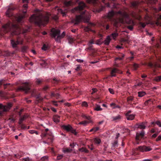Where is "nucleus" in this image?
<instances>
[{
  "label": "nucleus",
  "mask_w": 161,
  "mask_h": 161,
  "mask_svg": "<svg viewBox=\"0 0 161 161\" xmlns=\"http://www.w3.org/2000/svg\"><path fill=\"white\" fill-rule=\"evenodd\" d=\"M35 14L33 15L30 18V21L34 23L39 26L44 25L48 22L49 16L48 15H43L41 11L36 9L35 10Z\"/></svg>",
  "instance_id": "nucleus-1"
},
{
  "label": "nucleus",
  "mask_w": 161,
  "mask_h": 161,
  "mask_svg": "<svg viewBox=\"0 0 161 161\" xmlns=\"http://www.w3.org/2000/svg\"><path fill=\"white\" fill-rule=\"evenodd\" d=\"M118 13L120 14V17L119 19L113 20L114 26L118 27L119 23H125L128 24L134 25L133 21L128 18V15L126 12L119 11Z\"/></svg>",
  "instance_id": "nucleus-2"
},
{
  "label": "nucleus",
  "mask_w": 161,
  "mask_h": 161,
  "mask_svg": "<svg viewBox=\"0 0 161 161\" xmlns=\"http://www.w3.org/2000/svg\"><path fill=\"white\" fill-rule=\"evenodd\" d=\"M2 29L5 33L10 31L12 36L20 34L21 31V28L17 25H13L10 22L3 25Z\"/></svg>",
  "instance_id": "nucleus-3"
},
{
  "label": "nucleus",
  "mask_w": 161,
  "mask_h": 161,
  "mask_svg": "<svg viewBox=\"0 0 161 161\" xmlns=\"http://www.w3.org/2000/svg\"><path fill=\"white\" fill-rule=\"evenodd\" d=\"M91 17L90 14L86 11L82 12L80 15H76L75 19H72L71 22L75 25H77L83 21L84 22H88Z\"/></svg>",
  "instance_id": "nucleus-4"
},
{
  "label": "nucleus",
  "mask_w": 161,
  "mask_h": 161,
  "mask_svg": "<svg viewBox=\"0 0 161 161\" xmlns=\"http://www.w3.org/2000/svg\"><path fill=\"white\" fill-rule=\"evenodd\" d=\"M60 33V31L59 30L53 28L51 30V36L54 38H55L57 36L56 40L58 41L60 39L64 38L65 36L64 31L63 32L61 35H59Z\"/></svg>",
  "instance_id": "nucleus-5"
},
{
  "label": "nucleus",
  "mask_w": 161,
  "mask_h": 161,
  "mask_svg": "<svg viewBox=\"0 0 161 161\" xmlns=\"http://www.w3.org/2000/svg\"><path fill=\"white\" fill-rule=\"evenodd\" d=\"M23 3H25L23 6L24 9L22 12L24 14L19 15L17 21L19 23L21 22L22 19L25 17V14L27 12L26 9L28 7L27 3L28 1L27 0H23Z\"/></svg>",
  "instance_id": "nucleus-6"
},
{
  "label": "nucleus",
  "mask_w": 161,
  "mask_h": 161,
  "mask_svg": "<svg viewBox=\"0 0 161 161\" xmlns=\"http://www.w3.org/2000/svg\"><path fill=\"white\" fill-rule=\"evenodd\" d=\"M12 104L9 103L7 105H4L2 104H0V115H2L5 112L8 111L12 107Z\"/></svg>",
  "instance_id": "nucleus-7"
},
{
  "label": "nucleus",
  "mask_w": 161,
  "mask_h": 161,
  "mask_svg": "<svg viewBox=\"0 0 161 161\" xmlns=\"http://www.w3.org/2000/svg\"><path fill=\"white\" fill-rule=\"evenodd\" d=\"M23 42V40L22 39L20 36H18L17 39V41H15L13 40H11V44L13 48L17 47L18 45L22 44Z\"/></svg>",
  "instance_id": "nucleus-8"
},
{
  "label": "nucleus",
  "mask_w": 161,
  "mask_h": 161,
  "mask_svg": "<svg viewBox=\"0 0 161 161\" xmlns=\"http://www.w3.org/2000/svg\"><path fill=\"white\" fill-rule=\"evenodd\" d=\"M78 4L79 5L78 7L72 9V13L75 12H80V11L83 10L86 7L85 3L82 2L79 3Z\"/></svg>",
  "instance_id": "nucleus-9"
},
{
  "label": "nucleus",
  "mask_w": 161,
  "mask_h": 161,
  "mask_svg": "<svg viewBox=\"0 0 161 161\" xmlns=\"http://www.w3.org/2000/svg\"><path fill=\"white\" fill-rule=\"evenodd\" d=\"M30 89L28 84H25L23 86L19 88L18 90L23 91H25V92H27L29 91Z\"/></svg>",
  "instance_id": "nucleus-10"
},
{
  "label": "nucleus",
  "mask_w": 161,
  "mask_h": 161,
  "mask_svg": "<svg viewBox=\"0 0 161 161\" xmlns=\"http://www.w3.org/2000/svg\"><path fill=\"white\" fill-rule=\"evenodd\" d=\"M119 12V11L117 12H114L113 11H110L108 13V14L107 15V17L108 19H110L114 16L118 14H119V15L120 16V14H119L118 13Z\"/></svg>",
  "instance_id": "nucleus-11"
},
{
  "label": "nucleus",
  "mask_w": 161,
  "mask_h": 161,
  "mask_svg": "<svg viewBox=\"0 0 161 161\" xmlns=\"http://www.w3.org/2000/svg\"><path fill=\"white\" fill-rule=\"evenodd\" d=\"M117 73H122V72L118 69H114L111 72V76L113 77L116 76V74Z\"/></svg>",
  "instance_id": "nucleus-12"
},
{
  "label": "nucleus",
  "mask_w": 161,
  "mask_h": 161,
  "mask_svg": "<svg viewBox=\"0 0 161 161\" xmlns=\"http://www.w3.org/2000/svg\"><path fill=\"white\" fill-rule=\"evenodd\" d=\"M145 132L143 131H142L140 133H139L137 132L136 134V141L139 140V136H141L142 137L144 135Z\"/></svg>",
  "instance_id": "nucleus-13"
},
{
  "label": "nucleus",
  "mask_w": 161,
  "mask_h": 161,
  "mask_svg": "<svg viewBox=\"0 0 161 161\" xmlns=\"http://www.w3.org/2000/svg\"><path fill=\"white\" fill-rule=\"evenodd\" d=\"M75 3L73 2L72 0L69 1H65L64 2V5L66 7L74 5L75 4Z\"/></svg>",
  "instance_id": "nucleus-14"
},
{
  "label": "nucleus",
  "mask_w": 161,
  "mask_h": 161,
  "mask_svg": "<svg viewBox=\"0 0 161 161\" xmlns=\"http://www.w3.org/2000/svg\"><path fill=\"white\" fill-rule=\"evenodd\" d=\"M62 127L67 131H70L72 129V126L69 125H63L62 126Z\"/></svg>",
  "instance_id": "nucleus-15"
},
{
  "label": "nucleus",
  "mask_w": 161,
  "mask_h": 161,
  "mask_svg": "<svg viewBox=\"0 0 161 161\" xmlns=\"http://www.w3.org/2000/svg\"><path fill=\"white\" fill-rule=\"evenodd\" d=\"M111 40V36H108L104 41V44L106 45H108L109 44Z\"/></svg>",
  "instance_id": "nucleus-16"
},
{
  "label": "nucleus",
  "mask_w": 161,
  "mask_h": 161,
  "mask_svg": "<svg viewBox=\"0 0 161 161\" xmlns=\"http://www.w3.org/2000/svg\"><path fill=\"white\" fill-rule=\"evenodd\" d=\"M126 118L128 120H132L135 118V115L133 114L129 115L128 113H127L126 114Z\"/></svg>",
  "instance_id": "nucleus-17"
},
{
  "label": "nucleus",
  "mask_w": 161,
  "mask_h": 161,
  "mask_svg": "<svg viewBox=\"0 0 161 161\" xmlns=\"http://www.w3.org/2000/svg\"><path fill=\"white\" fill-rule=\"evenodd\" d=\"M53 120L55 123H58L60 120V116L57 115H55L53 117Z\"/></svg>",
  "instance_id": "nucleus-18"
},
{
  "label": "nucleus",
  "mask_w": 161,
  "mask_h": 161,
  "mask_svg": "<svg viewBox=\"0 0 161 161\" xmlns=\"http://www.w3.org/2000/svg\"><path fill=\"white\" fill-rule=\"evenodd\" d=\"M121 118V116L119 115H118L116 116L112 117V120L114 121H117L119 120Z\"/></svg>",
  "instance_id": "nucleus-19"
},
{
  "label": "nucleus",
  "mask_w": 161,
  "mask_h": 161,
  "mask_svg": "<svg viewBox=\"0 0 161 161\" xmlns=\"http://www.w3.org/2000/svg\"><path fill=\"white\" fill-rule=\"evenodd\" d=\"M146 123H142L139 124L137 125L138 127L140 128L141 129H145L146 127Z\"/></svg>",
  "instance_id": "nucleus-20"
},
{
  "label": "nucleus",
  "mask_w": 161,
  "mask_h": 161,
  "mask_svg": "<svg viewBox=\"0 0 161 161\" xmlns=\"http://www.w3.org/2000/svg\"><path fill=\"white\" fill-rule=\"evenodd\" d=\"M72 151V150L71 149L68 148H65L63 150V152L64 153H70Z\"/></svg>",
  "instance_id": "nucleus-21"
},
{
  "label": "nucleus",
  "mask_w": 161,
  "mask_h": 161,
  "mask_svg": "<svg viewBox=\"0 0 161 161\" xmlns=\"http://www.w3.org/2000/svg\"><path fill=\"white\" fill-rule=\"evenodd\" d=\"M94 141L96 144H99L101 142V140L98 138H95L94 139Z\"/></svg>",
  "instance_id": "nucleus-22"
},
{
  "label": "nucleus",
  "mask_w": 161,
  "mask_h": 161,
  "mask_svg": "<svg viewBox=\"0 0 161 161\" xmlns=\"http://www.w3.org/2000/svg\"><path fill=\"white\" fill-rule=\"evenodd\" d=\"M145 148L144 146H143L139 147L137 149V150H139L140 151L143 152H145Z\"/></svg>",
  "instance_id": "nucleus-23"
},
{
  "label": "nucleus",
  "mask_w": 161,
  "mask_h": 161,
  "mask_svg": "<svg viewBox=\"0 0 161 161\" xmlns=\"http://www.w3.org/2000/svg\"><path fill=\"white\" fill-rule=\"evenodd\" d=\"M146 94L145 92L143 91L139 92H138V96L140 97H142Z\"/></svg>",
  "instance_id": "nucleus-24"
},
{
  "label": "nucleus",
  "mask_w": 161,
  "mask_h": 161,
  "mask_svg": "<svg viewBox=\"0 0 161 161\" xmlns=\"http://www.w3.org/2000/svg\"><path fill=\"white\" fill-rule=\"evenodd\" d=\"M28 131L29 132V133L31 134H33L34 133L36 134V135L39 134L38 132L35 130H30Z\"/></svg>",
  "instance_id": "nucleus-25"
},
{
  "label": "nucleus",
  "mask_w": 161,
  "mask_h": 161,
  "mask_svg": "<svg viewBox=\"0 0 161 161\" xmlns=\"http://www.w3.org/2000/svg\"><path fill=\"white\" fill-rule=\"evenodd\" d=\"M94 110L97 111H101L102 110V108H101L100 106L96 105V107L94 108Z\"/></svg>",
  "instance_id": "nucleus-26"
},
{
  "label": "nucleus",
  "mask_w": 161,
  "mask_h": 161,
  "mask_svg": "<svg viewBox=\"0 0 161 161\" xmlns=\"http://www.w3.org/2000/svg\"><path fill=\"white\" fill-rule=\"evenodd\" d=\"M58 13L62 14L63 16L65 15V13L66 12V11H64L63 10L61 9H58Z\"/></svg>",
  "instance_id": "nucleus-27"
},
{
  "label": "nucleus",
  "mask_w": 161,
  "mask_h": 161,
  "mask_svg": "<svg viewBox=\"0 0 161 161\" xmlns=\"http://www.w3.org/2000/svg\"><path fill=\"white\" fill-rule=\"evenodd\" d=\"M26 118V116L25 115H24L22 117H21L19 119V123L21 124L22 123V122L24 120V119Z\"/></svg>",
  "instance_id": "nucleus-28"
},
{
  "label": "nucleus",
  "mask_w": 161,
  "mask_h": 161,
  "mask_svg": "<svg viewBox=\"0 0 161 161\" xmlns=\"http://www.w3.org/2000/svg\"><path fill=\"white\" fill-rule=\"evenodd\" d=\"M144 147L145 148L144 150L145 152L149 151L152 150V148L150 147H147L144 146Z\"/></svg>",
  "instance_id": "nucleus-29"
},
{
  "label": "nucleus",
  "mask_w": 161,
  "mask_h": 161,
  "mask_svg": "<svg viewBox=\"0 0 161 161\" xmlns=\"http://www.w3.org/2000/svg\"><path fill=\"white\" fill-rule=\"evenodd\" d=\"M161 80V76H159L155 77L154 78L153 80L156 81L158 82L160 81Z\"/></svg>",
  "instance_id": "nucleus-30"
},
{
  "label": "nucleus",
  "mask_w": 161,
  "mask_h": 161,
  "mask_svg": "<svg viewBox=\"0 0 161 161\" xmlns=\"http://www.w3.org/2000/svg\"><path fill=\"white\" fill-rule=\"evenodd\" d=\"M87 124V121L86 120L84 121L80 122L78 123V125H82L83 126H85Z\"/></svg>",
  "instance_id": "nucleus-31"
},
{
  "label": "nucleus",
  "mask_w": 161,
  "mask_h": 161,
  "mask_svg": "<svg viewBox=\"0 0 161 161\" xmlns=\"http://www.w3.org/2000/svg\"><path fill=\"white\" fill-rule=\"evenodd\" d=\"M94 43V41L93 40H91L90 42H89L88 44V45L90 47L89 48V49H91L92 47V44Z\"/></svg>",
  "instance_id": "nucleus-32"
},
{
  "label": "nucleus",
  "mask_w": 161,
  "mask_h": 161,
  "mask_svg": "<svg viewBox=\"0 0 161 161\" xmlns=\"http://www.w3.org/2000/svg\"><path fill=\"white\" fill-rule=\"evenodd\" d=\"M22 161H33L31 158H29V157H27L25 158H23L22 159Z\"/></svg>",
  "instance_id": "nucleus-33"
},
{
  "label": "nucleus",
  "mask_w": 161,
  "mask_h": 161,
  "mask_svg": "<svg viewBox=\"0 0 161 161\" xmlns=\"http://www.w3.org/2000/svg\"><path fill=\"white\" fill-rule=\"evenodd\" d=\"M99 129V128L98 127H96V128H93L92 129L89 130L90 132L93 131L94 132H95L97 130H98Z\"/></svg>",
  "instance_id": "nucleus-34"
},
{
  "label": "nucleus",
  "mask_w": 161,
  "mask_h": 161,
  "mask_svg": "<svg viewBox=\"0 0 161 161\" xmlns=\"http://www.w3.org/2000/svg\"><path fill=\"white\" fill-rule=\"evenodd\" d=\"M79 150L81 152H85L86 153H87L88 152L87 150L84 147H82L81 148L79 149Z\"/></svg>",
  "instance_id": "nucleus-35"
},
{
  "label": "nucleus",
  "mask_w": 161,
  "mask_h": 161,
  "mask_svg": "<svg viewBox=\"0 0 161 161\" xmlns=\"http://www.w3.org/2000/svg\"><path fill=\"white\" fill-rule=\"evenodd\" d=\"M111 37H112L114 39H115V38L118 36V34L117 33H113L110 35Z\"/></svg>",
  "instance_id": "nucleus-36"
},
{
  "label": "nucleus",
  "mask_w": 161,
  "mask_h": 161,
  "mask_svg": "<svg viewBox=\"0 0 161 161\" xmlns=\"http://www.w3.org/2000/svg\"><path fill=\"white\" fill-rule=\"evenodd\" d=\"M87 2L89 3H95L96 2V0H87Z\"/></svg>",
  "instance_id": "nucleus-37"
},
{
  "label": "nucleus",
  "mask_w": 161,
  "mask_h": 161,
  "mask_svg": "<svg viewBox=\"0 0 161 161\" xmlns=\"http://www.w3.org/2000/svg\"><path fill=\"white\" fill-rule=\"evenodd\" d=\"M41 160L42 161H47L48 160V157L44 156L42 158Z\"/></svg>",
  "instance_id": "nucleus-38"
},
{
  "label": "nucleus",
  "mask_w": 161,
  "mask_h": 161,
  "mask_svg": "<svg viewBox=\"0 0 161 161\" xmlns=\"http://www.w3.org/2000/svg\"><path fill=\"white\" fill-rule=\"evenodd\" d=\"M28 47L26 46H24L22 47L21 50L22 52H24L26 51Z\"/></svg>",
  "instance_id": "nucleus-39"
},
{
  "label": "nucleus",
  "mask_w": 161,
  "mask_h": 161,
  "mask_svg": "<svg viewBox=\"0 0 161 161\" xmlns=\"http://www.w3.org/2000/svg\"><path fill=\"white\" fill-rule=\"evenodd\" d=\"M3 80H0V86L1 85L3 84L4 86V88H6V85H10V84L9 83H8V84L7 83L6 84H4L3 83Z\"/></svg>",
  "instance_id": "nucleus-40"
},
{
  "label": "nucleus",
  "mask_w": 161,
  "mask_h": 161,
  "mask_svg": "<svg viewBox=\"0 0 161 161\" xmlns=\"http://www.w3.org/2000/svg\"><path fill=\"white\" fill-rule=\"evenodd\" d=\"M11 10V8H8L7 11L6 12V15L9 17L10 16V10Z\"/></svg>",
  "instance_id": "nucleus-41"
},
{
  "label": "nucleus",
  "mask_w": 161,
  "mask_h": 161,
  "mask_svg": "<svg viewBox=\"0 0 161 161\" xmlns=\"http://www.w3.org/2000/svg\"><path fill=\"white\" fill-rule=\"evenodd\" d=\"M59 94H55L54 93H52L51 94V96H54L55 97H56V98L57 99H58L59 97Z\"/></svg>",
  "instance_id": "nucleus-42"
},
{
  "label": "nucleus",
  "mask_w": 161,
  "mask_h": 161,
  "mask_svg": "<svg viewBox=\"0 0 161 161\" xmlns=\"http://www.w3.org/2000/svg\"><path fill=\"white\" fill-rule=\"evenodd\" d=\"M139 65L136 64H134L133 65L134 70H136L139 67Z\"/></svg>",
  "instance_id": "nucleus-43"
},
{
  "label": "nucleus",
  "mask_w": 161,
  "mask_h": 161,
  "mask_svg": "<svg viewBox=\"0 0 161 161\" xmlns=\"http://www.w3.org/2000/svg\"><path fill=\"white\" fill-rule=\"evenodd\" d=\"M82 105L84 107H87L88 106V105L86 102L84 101L82 103Z\"/></svg>",
  "instance_id": "nucleus-44"
},
{
  "label": "nucleus",
  "mask_w": 161,
  "mask_h": 161,
  "mask_svg": "<svg viewBox=\"0 0 161 161\" xmlns=\"http://www.w3.org/2000/svg\"><path fill=\"white\" fill-rule=\"evenodd\" d=\"M69 42V43H72L73 42V39L70 37H69L68 38Z\"/></svg>",
  "instance_id": "nucleus-45"
},
{
  "label": "nucleus",
  "mask_w": 161,
  "mask_h": 161,
  "mask_svg": "<svg viewBox=\"0 0 161 161\" xmlns=\"http://www.w3.org/2000/svg\"><path fill=\"white\" fill-rule=\"evenodd\" d=\"M102 41L101 39H99L97 41L96 44L97 45H101L102 43Z\"/></svg>",
  "instance_id": "nucleus-46"
},
{
  "label": "nucleus",
  "mask_w": 161,
  "mask_h": 161,
  "mask_svg": "<svg viewBox=\"0 0 161 161\" xmlns=\"http://www.w3.org/2000/svg\"><path fill=\"white\" fill-rule=\"evenodd\" d=\"M138 4V2H134L132 3V5L133 7H135Z\"/></svg>",
  "instance_id": "nucleus-47"
},
{
  "label": "nucleus",
  "mask_w": 161,
  "mask_h": 161,
  "mask_svg": "<svg viewBox=\"0 0 161 161\" xmlns=\"http://www.w3.org/2000/svg\"><path fill=\"white\" fill-rule=\"evenodd\" d=\"M47 47L45 44H44L42 47V49L44 51H46L47 49Z\"/></svg>",
  "instance_id": "nucleus-48"
},
{
  "label": "nucleus",
  "mask_w": 161,
  "mask_h": 161,
  "mask_svg": "<svg viewBox=\"0 0 161 161\" xmlns=\"http://www.w3.org/2000/svg\"><path fill=\"white\" fill-rule=\"evenodd\" d=\"M116 106V104L114 103H112L110 104V106L111 107H112L113 108H115V107Z\"/></svg>",
  "instance_id": "nucleus-49"
},
{
  "label": "nucleus",
  "mask_w": 161,
  "mask_h": 161,
  "mask_svg": "<svg viewBox=\"0 0 161 161\" xmlns=\"http://www.w3.org/2000/svg\"><path fill=\"white\" fill-rule=\"evenodd\" d=\"M63 156V155H59L57 157V160H59L61 159Z\"/></svg>",
  "instance_id": "nucleus-50"
},
{
  "label": "nucleus",
  "mask_w": 161,
  "mask_h": 161,
  "mask_svg": "<svg viewBox=\"0 0 161 161\" xmlns=\"http://www.w3.org/2000/svg\"><path fill=\"white\" fill-rule=\"evenodd\" d=\"M70 131H71L72 133L75 134V135H76V132L75 130L74 129H73L72 127L71 130H70Z\"/></svg>",
  "instance_id": "nucleus-51"
},
{
  "label": "nucleus",
  "mask_w": 161,
  "mask_h": 161,
  "mask_svg": "<svg viewBox=\"0 0 161 161\" xmlns=\"http://www.w3.org/2000/svg\"><path fill=\"white\" fill-rule=\"evenodd\" d=\"M125 56V55L124 54H122V57H118V58H116V60H117V59H119L120 60H121L123 59V58H124V57Z\"/></svg>",
  "instance_id": "nucleus-52"
},
{
  "label": "nucleus",
  "mask_w": 161,
  "mask_h": 161,
  "mask_svg": "<svg viewBox=\"0 0 161 161\" xmlns=\"http://www.w3.org/2000/svg\"><path fill=\"white\" fill-rule=\"evenodd\" d=\"M108 90L110 92V93L112 94H114V92L113 90L111 88H109Z\"/></svg>",
  "instance_id": "nucleus-53"
},
{
  "label": "nucleus",
  "mask_w": 161,
  "mask_h": 161,
  "mask_svg": "<svg viewBox=\"0 0 161 161\" xmlns=\"http://www.w3.org/2000/svg\"><path fill=\"white\" fill-rule=\"evenodd\" d=\"M156 123L157 125H158L159 126V127H161V122L160 121H156Z\"/></svg>",
  "instance_id": "nucleus-54"
},
{
  "label": "nucleus",
  "mask_w": 161,
  "mask_h": 161,
  "mask_svg": "<svg viewBox=\"0 0 161 161\" xmlns=\"http://www.w3.org/2000/svg\"><path fill=\"white\" fill-rule=\"evenodd\" d=\"M133 97H130L128 98L127 101H132L133 100Z\"/></svg>",
  "instance_id": "nucleus-55"
},
{
  "label": "nucleus",
  "mask_w": 161,
  "mask_h": 161,
  "mask_svg": "<svg viewBox=\"0 0 161 161\" xmlns=\"http://www.w3.org/2000/svg\"><path fill=\"white\" fill-rule=\"evenodd\" d=\"M161 140V135L159 136L156 139V141L158 142Z\"/></svg>",
  "instance_id": "nucleus-56"
},
{
  "label": "nucleus",
  "mask_w": 161,
  "mask_h": 161,
  "mask_svg": "<svg viewBox=\"0 0 161 161\" xmlns=\"http://www.w3.org/2000/svg\"><path fill=\"white\" fill-rule=\"evenodd\" d=\"M140 25L142 27V28H144L146 25V24L144 23H140Z\"/></svg>",
  "instance_id": "nucleus-57"
},
{
  "label": "nucleus",
  "mask_w": 161,
  "mask_h": 161,
  "mask_svg": "<svg viewBox=\"0 0 161 161\" xmlns=\"http://www.w3.org/2000/svg\"><path fill=\"white\" fill-rule=\"evenodd\" d=\"M76 61L79 63H82L84 61L83 60L79 59H76Z\"/></svg>",
  "instance_id": "nucleus-58"
},
{
  "label": "nucleus",
  "mask_w": 161,
  "mask_h": 161,
  "mask_svg": "<svg viewBox=\"0 0 161 161\" xmlns=\"http://www.w3.org/2000/svg\"><path fill=\"white\" fill-rule=\"evenodd\" d=\"M41 80L39 78L36 79V82L38 84H40L41 82Z\"/></svg>",
  "instance_id": "nucleus-59"
},
{
  "label": "nucleus",
  "mask_w": 161,
  "mask_h": 161,
  "mask_svg": "<svg viewBox=\"0 0 161 161\" xmlns=\"http://www.w3.org/2000/svg\"><path fill=\"white\" fill-rule=\"evenodd\" d=\"M85 30L86 31H91V29L88 27H87L85 28Z\"/></svg>",
  "instance_id": "nucleus-60"
},
{
  "label": "nucleus",
  "mask_w": 161,
  "mask_h": 161,
  "mask_svg": "<svg viewBox=\"0 0 161 161\" xmlns=\"http://www.w3.org/2000/svg\"><path fill=\"white\" fill-rule=\"evenodd\" d=\"M92 92L91 93L92 94H93V93H94L96 92L97 90V89L96 88H93V89H92Z\"/></svg>",
  "instance_id": "nucleus-61"
},
{
  "label": "nucleus",
  "mask_w": 161,
  "mask_h": 161,
  "mask_svg": "<svg viewBox=\"0 0 161 161\" xmlns=\"http://www.w3.org/2000/svg\"><path fill=\"white\" fill-rule=\"evenodd\" d=\"M128 28L130 30H132L133 29V27L132 25L129 26H128Z\"/></svg>",
  "instance_id": "nucleus-62"
},
{
  "label": "nucleus",
  "mask_w": 161,
  "mask_h": 161,
  "mask_svg": "<svg viewBox=\"0 0 161 161\" xmlns=\"http://www.w3.org/2000/svg\"><path fill=\"white\" fill-rule=\"evenodd\" d=\"M57 101H53V104L56 106H58V104L57 103Z\"/></svg>",
  "instance_id": "nucleus-63"
},
{
  "label": "nucleus",
  "mask_w": 161,
  "mask_h": 161,
  "mask_svg": "<svg viewBox=\"0 0 161 161\" xmlns=\"http://www.w3.org/2000/svg\"><path fill=\"white\" fill-rule=\"evenodd\" d=\"M158 133H155L152 136V137L153 138H155L158 135Z\"/></svg>",
  "instance_id": "nucleus-64"
}]
</instances>
